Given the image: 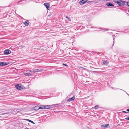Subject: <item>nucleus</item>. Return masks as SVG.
<instances>
[{
  "label": "nucleus",
  "instance_id": "1",
  "mask_svg": "<svg viewBox=\"0 0 129 129\" xmlns=\"http://www.w3.org/2000/svg\"><path fill=\"white\" fill-rule=\"evenodd\" d=\"M102 64L104 66H107L109 63V62L107 60H103L102 61Z\"/></svg>",
  "mask_w": 129,
  "mask_h": 129
},
{
  "label": "nucleus",
  "instance_id": "2",
  "mask_svg": "<svg viewBox=\"0 0 129 129\" xmlns=\"http://www.w3.org/2000/svg\"><path fill=\"white\" fill-rule=\"evenodd\" d=\"M22 85L21 84H19L17 85L15 87L16 88L19 90H20L22 88L21 87Z\"/></svg>",
  "mask_w": 129,
  "mask_h": 129
},
{
  "label": "nucleus",
  "instance_id": "3",
  "mask_svg": "<svg viewBox=\"0 0 129 129\" xmlns=\"http://www.w3.org/2000/svg\"><path fill=\"white\" fill-rule=\"evenodd\" d=\"M11 53V51L9 49H7L4 51V53L5 54H8Z\"/></svg>",
  "mask_w": 129,
  "mask_h": 129
},
{
  "label": "nucleus",
  "instance_id": "4",
  "mask_svg": "<svg viewBox=\"0 0 129 129\" xmlns=\"http://www.w3.org/2000/svg\"><path fill=\"white\" fill-rule=\"evenodd\" d=\"M44 5L48 10L50 9V5L48 3H46L44 4Z\"/></svg>",
  "mask_w": 129,
  "mask_h": 129
},
{
  "label": "nucleus",
  "instance_id": "5",
  "mask_svg": "<svg viewBox=\"0 0 129 129\" xmlns=\"http://www.w3.org/2000/svg\"><path fill=\"white\" fill-rule=\"evenodd\" d=\"M120 3L119 4V5L120 6H123L125 4L124 2L123 1H121L120 0L119 1Z\"/></svg>",
  "mask_w": 129,
  "mask_h": 129
},
{
  "label": "nucleus",
  "instance_id": "6",
  "mask_svg": "<svg viewBox=\"0 0 129 129\" xmlns=\"http://www.w3.org/2000/svg\"><path fill=\"white\" fill-rule=\"evenodd\" d=\"M8 64L7 62H0V66H4L7 65Z\"/></svg>",
  "mask_w": 129,
  "mask_h": 129
},
{
  "label": "nucleus",
  "instance_id": "7",
  "mask_svg": "<svg viewBox=\"0 0 129 129\" xmlns=\"http://www.w3.org/2000/svg\"><path fill=\"white\" fill-rule=\"evenodd\" d=\"M106 5L108 7H113L114 6L113 4H112L111 3H108L106 4Z\"/></svg>",
  "mask_w": 129,
  "mask_h": 129
},
{
  "label": "nucleus",
  "instance_id": "8",
  "mask_svg": "<svg viewBox=\"0 0 129 129\" xmlns=\"http://www.w3.org/2000/svg\"><path fill=\"white\" fill-rule=\"evenodd\" d=\"M109 124H102L101 125V127H103L104 128H107L108 127Z\"/></svg>",
  "mask_w": 129,
  "mask_h": 129
},
{
  "label": "nucleus",
  "instance_id": "9",
  "mask_svg": "<svg viewBox=\"0 0 129 129\" xmlns=\"http://www.w3.org/2000/svg\"><path fill=\"white\" fill-rule=\"evenodd\" d=\"M75 99V98L74 96H73L72 98H69L67 100L68 102H70L71 101L74 100Z\"/></svg>",
  "mask_w": 129,
  "mask_h": 129
},
{
  "label": "nucleus",
  "instance_id": "10",
  "mask_svg": "<svg viewBox=\"0 0 129 129\" xmlns=\"http://www.w3.org/2000/svg\"><path fill=\"white\" fill-rule=\"evenodd\" d=\"M23 23L25 26H27L29 24V22L28 20H26L25 22H24Z\"/></svg>",
  "mask_w": 129,
  "mask_h": 129
},
{
  "label": "nucleus",
  "instance_id": "11",
  "mask_svg": "<svg viewBox=\"0 0 129 129\" xmlns=\"http://www.w3.org/2000/svg\"><path fill=\"white\" fill-rule=\"evenodd\" d=\"M32 74L30 73H29V72H27L24 74L25 75L28 76H30Z\"/></svg>",
  "mask_w": 129,
  "mask_h": 129
},
{
  "label": "nucleus",
  "instance_id": "12",
  "mask_svg": "<svg viewBox=\"0 0 129 129\" xmlns=\"http://www.w3.org/2000/svg\"><path fill=\"white\" fill-rule=\"evenodd\" d=\"M39 109H40L39 106H36L34 108V109L36 111Z\"/></svg>",
  "mask_w": 129,
  "mask_h": 129
},
{
  "label": "nucleus",
  "instance_id": "13",
  "mask_svg": "<svg viewBox=\"0 0 129 129\" xmlns=\"http://www.w3.org/2000/svg\"><path fill=\"white\" fill-rule=\"evenodd\" d=\"M35 71V72H41L43 70V69H34Z\"/></svg>",
  "mask_w": 129,
  "mask_h": 129
},
{
  "label": "nucleus",
  "instance_id": "14",
  "mask_svg": "<svg viewBox=\"0 0 129 129\" xmlns=\"http://www.w3.org/2000/svg\"><path fill=\"white\" fill-rule=\"evenodd\" d=\"M99 105H97L95 106L94 107H92L91 108V109H93L94 108L95 110H97V109H98V108H99Z\"/></svg>",
  "mask_w": 129,
  "mask_h": 129
},
{
  "label": "nucleus",
  "instance_id": "15",
  "mask_svg": "<svg viewBox=\"0 0 129 129\" xmlns=\"http://www.w3.org/2000/svg\"><path fill=\"white\" fill-rule=\"evenodd\" d=\"M44 109H48L50 108L49 106L48 105L44 106Z\"/></svg>",
  "mask_w": 129,
  "mask_h": 129
},
{
  "label": "nucleus",
  "instance_id": "16",
  "mask_svg": "<svg viewBox=\"0 0 129 129\" xmlns=\"http://www.w3.org/2000/svg\"><path fill=\"white\" fill-rule=\"evenodd\" d=\"M25 120L27 121H28L29 122H31V123H33V124H35V123L34 122H33V121H32L30 120L29 119H25Z\"/></svg>",
  "mask_w": 129,
  "mask_h": 129
},
{
  "label": "nucleus",
  "instance_id": "17",
  "mask_svg": "<svg viewBox=\"0 0 129 129\" xmlns=\"http://www.w3.org/2000/svg\"><path fill=\"white\" fill-rule=\"evenodd\" d=\"M40 109H44V105H42L41 106H39Z\"/></svg>",
  "mask_w": 129,
  "mask_h": 129
},
{
  "label": "nucleus",
  "instance_id": "18",
  "mask_svg": "<svg viewBox=\"0 0 129 129\" xmlns=\"http://www.w3.org/2000/svg\"><path fill=\"white\" fill-rule=\"evenodd\" d=\"M85 2L84 1V0H82L80 2V3L81 5L83 4H84Z\"/></svg>",
  "mask_w": 129,
  "mask_h": 129
},
{
  "label": "nucleus",
  "instance_id": "19",
  "mask_svg": "<svg viewBox=\"0 0 129 129\" xmlns=\"http://www.w3.org/2000/svg\"><path fill=\"white\" fill-rule=\"evenodd\" d=\"M114 2L115 3H116L118 5H119V4L120 3L119 1H116L115 0L114 1Z\"/></svg>",
  "mask_w": 129,
  "mask_h": 129
},
{
  "label": "nucleus",
  "instance_id": "20",
  "mask_svg": "<svg viewBox=\"0 0 129 129\" xmlns=\"http://www.w3.org/2000/svg\"><path fill=\"white\" fill-rule=\"evenodd\" d=\"M35 71L34 69H33L31 70H30L28 71L31 72V73L35 72Z\"/></svg>",
  "mask_w": 129,
  "mask_h": 129
},
{
  "label": "nucleus",
  "instance_id": "21",
  "mask_svg": "<svg viewBox=\"0 0 129 129\" xmlns=\"http://www.w3.org/2000/svg\"><path fill=\"white\" fill-rule=\"evenodd\" d=\"M66 18L68 19V20L69 21H71V20L70 18L68 17L67 16H66Z\"/></svg>",
  "mask_w": 129,
  "mask_h": 129
},
{
  "label": "nucleus",
  "instance_id": "22",
  "mask_svg": "<svg viewBox=\"0 0 129 129\" xmlns=\"http://www.w3.org/2000/svg\"><path fill=\"white\" fill-rule=\"evenodd\" d=\"M15 112V111L13 110V111H12V113L14 114H16L17 113V112H16L14 113V112Z\"/></svg>",
  "mask_w": 129,
  "mask_h": 129
},
{
  "label": "nucleus",
  "instance_id": "23",
  "mask_svg": "<svg viewBox=\"0 0 129 129\" xmlns=\"http://www.w3.org/2000/svg\"><path fill=\"white\" fill-rule=\"evenodd\" d=\"M125 119L127 120H129V117L126 118H125Z\"/></svg>",
  "mask_w": 129,
  "mask_h": 129
},
{
  "label": "nucleus",
  "instance_id": "24",
  "mask_svg": "<svg viewBox=\"0 0 129 129\" xmlns=\"http://www.w3.org/2000/svg\"><path fill=\"white\" fill-rule=\"evenodd\" d=\"M127 6L129 7V2H127Z\"/></svg>",
  "mask_w": 129,
  "mask_h": 129
},
{
  "label": "nucleus",
  "instance_id": "25",
  "mask_svg": "<svg viewBox=\"0 0 129 129\" xmlns=\"http://www.w3.org/2000/svg\"><path fill=\"white\" fill-rule=\"evenodd\" d=\"M122 112H123V113H128L127 112H126L125 111H123Z\"/></svg>",
  "mask_w": 129,
  "mask_h": 129
},
{
  "label": "nucleus",
  "instance_id": "26",
  "mask_svg": "<svg viewBox=\"0 0 129 129\" xmlns=\"http://www.w3.org/2000/svg\"><path fill=\"white\" fill-rule=\"evenodd\" d=\"M113 40L114 41H113V45H114V38Z\"/></svg>",
  "mask_w": 129,
  "mask_h": 129
},
{
  "label": "nucleus",
  "instance_id": "27",
  "mask_svg": "<svg viewBox=\"0 0 129 129\" xmlns=\"http://www.w3.org/2000/svg\"><path fill=\"white\" fill-rule=\"evenodd\" d=\"M63 65H64V66H67V65L66 64H64V63H63Z\"/></svg>",
  "mask_w": 129,
  "mask_h": 129
},
{
  "label": "nucleus",
  "instance_id": "28",
  "mask_svg": "<svg viewBox=\"0 0 129 129\" xmlns=\"http://www.w3.org/2000/svg\"><path fill=\"white\" fill-rule=\"evenodd\" d=\"M126 111H127L129 112V109H127V110H126Z\"/></svg>",
  "mask_w": 129,
  "mask_h": 129
},
{
  "label": "nucleus",
  "instance_id": "29",
  "mask_svg": "<svg viewBox=\"0 0 129 129\" xmlns=\"http://www.w3.org/2000/svg\"><path fill=\"white\" fill-rule=\"evenodd\" d=\"M55 105H53L52 106H54Z\"/></svg>",
  "mask_w": 129,
  "mask_h": 129
}]
</instances>
